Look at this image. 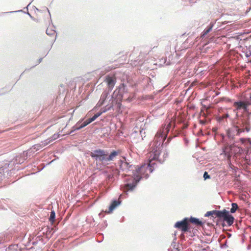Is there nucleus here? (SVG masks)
Returning a JSON list of instances; mask_svg holds the SVG:
<instances>
[{
	"instance_id": "nucleus-5",
	"label": "nucleus",
	"mask_w": 251,
	"mask_h": 251,
	"mask_svg": "<svg viewBox=\"0 0 251 251\" xmlns=\"http://www.w3.org/2000/svg\"><path fill=\"white\" fill-rule=\"evenodd\" d=\"M219 218H222L224 221H226L228 226H231L234 222V217L230 215L229 212L226 209L222 211V216Z\"/></svg>"
},
{
	"instance_id": "nucleus-23",
	"label": "nucleus",
	"mask_w": 251,
	"mask_h": 251,
	"mask_svg": "<svg viewBox=\"0 0 251 251\" xmlns=\"http://www.w3.org/2000/svg\"><path fill=\"white\" fill-rule=\"evenodd\" d=\"M105 100H102V99H100V100L99 101L97 105L98 106H101L102 104H104Z\"/></svg>"
},
{
	"instance_id": "nucleus-16",
	"label": "nucleus",
	"mask_w": 251,
	"mask_h": 251,
	"mask_svg": "<svg viewBox=\"0 0 251 251\" xmlns=\"http://www.w3.org/2000/svg\"><path fill=\"white\" fill-rule=\"evenodd\" d=\"M82 121V120H80L73 127V130L70 132V133H72L73 131H75V130H79L81 128H82L83 127H85V126H84V125L83 124H82L81 125H80V126H79V123H80L81 121Z\"/></svg>"
},
{
	"instance_id": "nucleus-15",
	"label": "nucleus",
	"mask_w": 251,
	"mask_h": 251,
	"mask_svg": "<svg viewBox=\"0 0 251 251\" xmlns=\"http://www.w3.org/2000/svg\"><path fill=\"white\" fill-rule=\"evenodd\" d=\"M58 137H59V135L57 134H54L51 138L44 141L43 146L47 145L48 144L50 143L51 142H52V141H54V140L56 139L57 138H58Z\"/></svg>"
},
{
	"instance_id": "nucleus-13",
	"label": "nucleus",
	"mask_w": 251,
	"mask_h": 251,
	"mask_svg": "<svg viewBox=\"0 0 251 251\" xmlns=\"http://www.w3.org/2000/svg\"><path fill=\"white\" fill-rule=\"evenodd\" d=\"M120 201H114L112 202L111 204L109 206V210L108 211V213H110L112 212V211L118 206L120 204Z\"/></svg>"
},
{
	"instance_id": "nucleus-31",
	"label": "nucleus",
	"mask_w": 251,
	"mask_h": 251,
	"mask_svg": "<svg viewBox=\"0 0 251 251\" xmlns=\"http://www.w3.org/2000/svg\"><path fill=\"white\" fill-rule=\"evenodd\" d=\"M200 122H201V124H205V122L204 121H203V120H201V121H200Z\"/></svg>"
},
{
	"instance_id": "nucleus-29",
	"label": "nucleus",
	"mask_w": 251,
	"mask_h": 251,
	"mask_svg": "<svg viewBox=\"0 0 251 251\" xmlns=\"http://www.w3.org/2000/svg\"><path fill=\"white\" fill-rule=\"evenodd\" d=\"M3 174L2 173L0 172V180H1L3 177Z\"/></svg>"
},
{
	"instance_id": "nucleus-10",
	"label": "nucleus",
	"mask_w": 251,
	"mask_h": 251,
	"mask_svg": "<svg viewBox=\"0 0 251 251\" xmlns=\"http://www.w3.org/2000/svg\"><path fill=\"white\" fill-rule=\"evenodd\" d=\"M44 141L41 142V144L35 145L32 146V148H30V150H28L29 153H34L35 151H37L40 150L42 148H43L45 146L44 145Z\"/></svg>"
},
{
	"instance_id": "nucleus-1",
	"label": "nucleus",
	"mask_w": 251,
	"mask_h": 251,
	"mask_svg": "<svg viewBox=\"0 0 251 251\" xmlns=\"http://www.w3.org/2000/svg\"><path fill=\"white\" fill-rule=\"evenodd\" d=\"M166 124L158 131L155 135L154 139L151 144L150 151L148 154V160L147 163H145L140 168L134 169V166L129 165L125 159L121 160L120 161V169L122 171L125 172L126 174L122 175L127 176L125 181V190L126 191L132 190L141 178H148L149 174L154 169V165L156 161L160 163H162L168 157V153L166 151H161L163 148V143L166 139L170 128L172 126V121L168 119Z\"/></svg>"
},
{
	"instance_id": "nucleus-28",
	"label": "nucleus",
	"mask_w": 251,
	"mask_h": 251,
	"mask_svg": "<svg viewBox=\"0 0 251 251\" xmlns=\"http://www.w3.org/2000/svg\"><path fill=\"white\" fill-rule=\"evenodd\" d=\"M228 117V114H226L225 115H224L223 116H222V118L223 119H225V118H226Z\"/></svg>"
},
{
	"instance_id": "nucleus-33",
	"label": "nucleus",
	"mask_w": 251,
	"mask_h": 251,
	"mask_svg": "<svg viewBox=\"0 0 251 251\" xmlns=\"http://www.w3.org/2000/svg\"><path fill=\"white\" fill-rule=\"evenodd\" d=\"M249 62H250V63H251V61H250Z\"/></svg>"
},
{
	"instance_id": "nucleus-26",
	"label": "nucleus",
	"mask_w": 251,
	"mask_h": 251,
	"mask_svg": "<svg viewBox=\"0 0 251 251\" xmlns=\"http://www.w3.org/2000/svg\"><path fill=\"white\" fill-rule=\"evenodd\" d=\"M91 122L90 121V120L88 119L85 122H84L82 124L85 126L90 124Z\"/></svg>"
},
{
	"instance_id": "nucleus-18",
	"label": "nucleus",
	"mask_w": 251,
	"mask_h": 251,
	"mask_svg": "<svg viewBox=\"0 0 251 251\" xmlns=\"http://www.w3.org/2000/svg\"><path fill=\"white\" fill-rule=\"evenodd\" d=\"M190 221L193 224H195L197 225H201L202 224V222L200 221L198 219L196 218L191 217L190 219Z\"/></svg>"
},
{
	"instance_id": "nucleus-3",
	"label": "nucleus",
	"mask_w": 251,
	"mask_h": 251,
	"mask_svg": "<svg viewBox=\"0 0 251 251\" xmlns=\"http://www.w3.org/2000/svg\"><path fill=\"white\" fill-rule=\"evenodd\" d=\"M90 156L97 161L99 160L102 162H106L107 152L103 150H96L91 152Z\"/></svg>"
},
{
	"instance_id": "nucleus-6",
	"label": "nucleus",
	"mask_w": 251,
	"mask_h": 251,
	"mask_svg": "<svg viewBox=\"0 0 251 251\" xmlns=\"http://www.w3.org/2000/svg\"><path fill=\"white\" fill-rule=\"evenodd\" d=\"M251 104L249 101H239L234 103V106L237 110L243 109L245 112H249L248 106Z\"/></svg>"
},
{
	"instance_id": "nucleus-17",
	"label": "nucleus",
	"mask_w": 251,
	"mask_h": 251,
	"mask_svg": "<svg viewBox=\"0 0 251 251\" xmlns=\"http://www.w3.org/2000/svg\"><path fill=\"white\" fill-rule=\"evenodd\" d=\"M213 27V25L210 24L206 28H205L202 33V36H204L209 33Z\"/></svg>"
},
{
	"instance_id": "nucleus-19",
	"label": "nucleus",
	"mask_w": 251,
	"mask_h": 251,
	"mask_svg": "<svg viewBox=\"0 0 251 251\" xmlns=\"http://www.w3.org/2000/svg\"><path fill=\"white\" fill-rule=\"evenodd\" d=\"M231 206L232 207L230 209V212L231 213H234L236 211V210L238 208V206L236 203H232Z\"/></svg>"
},
{
	"instance_id": "nucleus-2",
	"label": "nucleus",
	"mask_w": 251,
	"mask_h": 251,
	"mask_svg": "<svg viewBox=\"0 0 251 251\" xmlns=\"http://www.w3.org/2000/svg\"><path fill=\"white\" fill-rule=\"evenodd\" d=\"M126 91L125 86L124 84L120 85L118 89H116L113 92L111 100V102L108 103L105 108H103L101 112H99L94 115L92 118L89 120L92 123L98 117H99L102 113H104L110 109L113 106L114 102H115L117 104L118 107H120L121 105V101L124 96V94Z\"/></svg>"
},
{
	"instance_id": "nucleus-24",
	"label": "nucleus",
	"mask_w": 251,
	"mask_h": 251,
	"mask_svg": "<svg viewBox=\"0 0 251 251\" xmlns=\"http://www.w3.org/2000/svg\"><path fill=\"white\" fill-rule=\"evenodd\" d=\"M105 100H102V99H100V100L99 101L97 105L98 106H101L102 104H104Z\"/></svg>"
},
{
	"instance_id": "nucleus-8",
	"label": "nucleus",
	"mask_w": 251,
	"mask_h": 251,
	"mask_svg": "<svg viewBox=\"0 0 251 251\" xmlns=\"http://www.w3.org/2000/svg\"><path fill=\"white\" fill-rule=\"evenodd\" d=\"M105 81L107 83L109 91H111L113 88L116 83L115 77L114 76H111L110 75H107L105 77Z\"/></svg>"
},
{
	"instance_id": "nucleus-4",
	"label": "nucleus",
	"mask_w": 251,
	"mask_h": 251,
	"mask_svg": "<svg viewBox=\"0 0 251 251\" xmlns=\"http://www.w3.org/2000/svg\"><path fill=\"white\" fill-rule=\"evenodd\" d=\"M244 132V129L239 128L237 126H233L228 130L227 134L228 138L233 140L235 139V136L239 135Z\"/></svg>"
},
{
	"instance_id": "nucleus-14",
	"label": "nucleus",
	"mask_w": 251,
	"mask_h": 251,
	"mask_svg": "<svg viewBox=\"0 0 251 251\" xmlns=\"http://www.w3.org/2000/svg\"><path fill=\"white\" fill-rule=\"evenodd\" d=\"M119 171L118 169H115L113 170V173L111 174H109L107 176V178L109 181H112L115 176L119 175Z\"/></svg>"
},
{
	"instance_id": "nucleus-25",
	"label": "nucleus",
	"mask_w": 251,
	"mask_h": 251,
	"mask_svg": "<svg viewBox=\"0 0 251 251\" xmlns=\"http://www.w3.org/2000/svg\"><path fill=\"white\" fill-rule=\"evenodd\" d=\"M203 177H204V179L210 178L209 175L208 174V173L206 172H204V173L203 174Z\"/></svg>"
},
{
	"instance_id": "nucleus-22",
	"label": "nucleus",
	"mask_w": 251,
	"mask_h": 251,
	"mask_svg": "<svg viewBox=\"0 0 251 251\" xmlns=\"http://www.w3.org/2000/svg\"><path fill=\"white\" fill-rule=\"evenodd\" d=\"M247 57H251V48L250 47L249 48V50L246 51V53Z\"/></svg>"
},
{
	"instance_id": "nucleus-11",
	"label": "nucleus",
	"mask_w": 251,
	"mask_h": 251,
	"mask_svg": "<svg viewBox=\"0 0 251 251\" xmlns=\"http://www.w3.org/2000/svg\"><path fill=\"white\" fill-rule=\"evenodd\" d=\"M215 215L216 217L218 218H220V216H222V211L218 210H212L207 211L205 214V217H209V216H213Z\"/></svg>"
},
{
	"instance_id": "nucleus-20",
	"label": "nucleus",
	"mask_w": 251,
	"mask_h": 251,
	"mask_svg": "<svg viewBox=\"0 0 251 251\" xmlns=\"http://www.w3.org/2000/svg\"><path fill=\"white\" fill-rule=\"evenodd\" d=\"M55 217V212L54 211H51V212H50V218H49L50 221L52 223L54 221Z\"/></svg>"
},
{
	"instance_id": "nucleus-21",
	"label": "nucleus",
	"mask_w": 251,
	"mask_h": 251,
	"mask_svg": "<svg viewBox=\"0 0 251 251\" xmlns=\"http://www.w3.org/2000/svg\"><path fill=\"white\" fill-rule=\"evenodd\" d=\"M108 94V92L105 91H104L101 95L100 99H102V100H105Z\"/></svg>"
},
{
	"instance_id": "nucleus-9",
	"label": "nucleus",
	"mask_w": 251,
	"mask_h": 251,
	"mask_svg": "<svg viewBox=\"0 0 251 251\" xmlns=\"http://www.w3.org/2000/svg\"><path fill=\"white\" fill-rule=\"evenodd\" d=\"M232 146H227L223 149V153L227 156L228 160H230L232 155Z\"/></svg>"
},
{
	"instance_id": "nucleus-7",
	"label": "nucleus",
	"mask_w": 251,
	"mask_h": 251,
	"mask_svg": "<svg viewBox=\"0 0 251 251\" xmlns=\"http://www.w3.org/2000/svg\"><path fill=\"white\" fill-rule=\"evenodd\" d=\"M188 222V219L185 218L182 221L177 222L175 225V227L180 229L183 232L187 231L189 229Z\"/></svg>"
},
{
	"instance_id": "nucleus-12",
	"label": "nucleus",
	"mask_w": 251,
	"mask_h": 251,
	"mask_svg": "<svg viewBox=\"0 0 251 251\" xmlns=\"http://www.w3.org/2000/svg\"><path fill=\"white\" fill-rule=\"evenodd\" d=\"M118 152L115 151H113L109 155L106 157V162L113 161L115 158L118 155Z\"/></svg>"
},
{
	"instance_id": "nucleus-27",
	"label": "nucleus",
	"mask_w": 251,
	"mask_h": 251,
	"mask_svg": "<svg viewBox=\"0 0 251 251\" xmlns=\"http://www.w3.org/2000/svg\"><path fill=\"white\" fill-rule=\"evenodd\" d=\"M247 139L245 138H241L240 139V141L242 143L244 144L245 142L246 141Z\"/></svg>"
},
{
	"instance_id": "nucleus-30",
	"label": "nucleus",
	"mask_w": 251,
	"mask_h": 251,
	"mask_svg": "<svg viewBox=\"0 0 251 251\" xmlns=\"http://www.w3.org/2000/svg\"><path fill=\"white\" fill-rule=\"evenodd\" d=\"M126 100L129 101H130L131 100V98H130L129 97H128L127 99H126Z\"/></svg>"
},
{
	"instance_id": "nucleus-32",
	"label": "nucleus",
	"mask_w": 251,
	"mask_h": 251,
	"mask_svg": "<svg viewBox=\"0 0 251 251\" xmlns=\"http://www.w3.org/2000/svg\"><path fill=\"white\" fill-rule=\"evenodd\" d=\"M249 142L250 143V144L251 145V140H250V139H248Z\"/></svg>"
}]
</instances>
